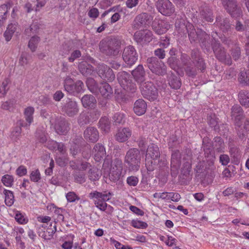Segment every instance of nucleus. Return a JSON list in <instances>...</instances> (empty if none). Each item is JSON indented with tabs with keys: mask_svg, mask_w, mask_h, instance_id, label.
<instances>
[{
	"mask_svg": "<svg viewBox=\"0 0 249 249\" xmlns=\"http://www.w3.org/2000/svg\"><path fill=\"white\" fill-rule=\"evenodd\" d=\"M111 196L112 194L107 191H94L89 194V197L93 199L96 207L102 211H105L107 208L112 209V207L106 203L111 198Z\"/></svg>",
	"mask_w": 249,
	"mask_h": 249,
	"instance_id": "1",
	"label": "nucleus"
},
{
	"mask_svg": "<svg viewBox=\"0 0 249 249\" xmlns=\"http://www.w3.org/2000/svg\"><path fill=\"white\" fill-rule=\"evenodd\" d=\"M141 155L139 150L136 148H131L126 153L125 162L127 163L129 170L137 171L140 168Z\"/></svg>",
	"mask_w": 249,
	"mask_h": 249,
	"instance_id": "2",
	"label": "nucleus"
},
{
	"mask_svg": "<svg viewBox=\"0 0 249 249\" xmlns=\"http://www.w3.org/2000/svg\"><path fill=\"white\" fill-rule=\"evenodd\" d=\"M160 155L157 145L152 144L148 146L145 156V165L148 171L153 170V165L157 163Z\"/></svg>",
	"mask_w": 249,
	"mask_h": 249,
	"instance_id": "3",
	"label": "nucleus"
},
{
	"mask_svg": "<svg viewBox=\"0 0 249 249\" xmlns=\"http://www.w3.org/2000/svg\"><path fill=\"white\" fill-rule=\"evenodd\" d=\"M208 141L209 139L208 138H205L203 140L204 151L205 153L207 154V150H210V160L211 162H213L215 159L213 150L215 149L218 152L222 151L224 148V143L220 137H215L212 144L210 140V147H207L208 145H206V142L208 143Z\"/></svg>",
	"mask_w": 249,
	"mask_h": 249,
	"instance_id": "4",
	"label": "nucleus"
},
{
	"mask_svg": "<svg viewBox=\"0 0 249 249\" xmlns=\"http://www.w3.org/2000/svg\"><path fill=\"white\" fill-rule=\"evenodd\" d=\"M120 42L117 40H111L107 43L101 42L100 45V51L107 55H116L120 52Z\"/></svg>",
	"mask_w": 249,
	"mask_h": 249,
	"instance_id": "5",
	"label": "nucleus"
},
{
	"mask_svg": "<svg viewBox=\"0 0 249 249\" xmlns=\"http://www.w3.org/2000/svg\"><path fill=\"white\" fill-rule=\"evenodd\" d=\"M148 68L153 73L158 75H163L166 72V66L164 63L155 57H149L147 59Z\"/></svg>",
	"mask_w": 249,
	"mask_h": 249,
	"instance_id": "6",
	"label": "nucleus"
},
{
	"mask_svg": "<svg viewBox=\"0 0 249 249\" xmlns=\"http://www.w3.org/2000/svg\"><path fill=\"white\" fill-rule=\"evenodd\" d=\"M143 96L150 101H154L158 96V89L151 82H146L140 86Z\"/></svg>",
	"mask_w": 249,
	"mask_h": 249,
	"instance_id": "7",
	"label": "nucleus"
},
{
	"mask_svg": "<svg viewBox=\"0 0 249 249\" xmlns=\"http://www.w3.org/2000/svg\"><path fill=\"white\" fill-rule=\"evenodd\" d=\"M65 89L70 94L75 95L84 91V84L81 81H77L74 83L72 79L67 77L64 83Z\"/></svg>",
	"mask_w": 249,
	"mask_h": 249,
	"instance_id": "8",
	"label": "nucleus"
},
{
	"mask_svg": "<svg viewBox=\"0 0 249 249\" xmlns=\"http://www.w3.org/2000/svg\"><path fill=\"white\" fill-rule=\"evenodd\" d=\"M50 122L51 125L55 130L56 132L59 134H65L69 130L68 124L63 119L52 117Z\"/></svg>",
	"mask_w": 249,
	"mask_h": 249,
	"instance_id": "9",
	"label": "nucleus"
},
{
	"mask_svg": "<svg viewBox=\"0 0 249 249\" xmlns=\"http://www.w3.org/2000/svg\"><path fill=\"white\" fill-rule=\"evenodd\" d=\"M123 170L122 162L119 160H115L111 165L109 173V178L110 181L116 182L121 177Z\"/></svg>",
	"mask_w": 249,
	"mask_h": 249,
	"instance_id": "10",
	"label": "nucleus"
},
{
	"mask_svg": "<svg viewBox=\"0 0 249 249\" xmlns=\"http://www.w3.org/2000/svg\"><path fill=\"white\" fill-rule=\"evenodd\" d=\"M119 83L125 90H129L132 92L135 91L136 87L135 84H132L129 80V75L125 71L119 72L117 75Z\"/></svg>",
	"mask_w": 249,
	"mask_h": 249,
	"instance_id": "11",
	"label": "nucleus"
},
{
	"mask_svg": "<svg viewBox=\"0 0 249 249\" xmlns=\"http://www.w3.org/2000/svg\"><path fill=\"white\" fill-rule=\"evenodd\" d=\"M123 58L127 65H133L138 59V54L135 48L131 46L125 47L123 52Z\"/></svg>",
	"mask_w": 249,
	"mask_h": 249,
	"instance_id": "12",
	"label": "nucleus"
},
{
	"mask_svg": "<svg viewBox=\"0 0 249 249\" xmlns=\"http://www.w3.org/2000/svg\"><path fill=\"white\" fill-rule=\"evenodd\" d=\"M156 6L158 11L165 16H170L175 12L174 7L169 0H158Z\"/></svg>",
	"mask_w": 249,
	"mask_h": 249,
	"instance_id": "13",
	"label": "nucleus"
},
{
	"mask_svg": "<svg viewBox=\"0 0 249 249\" xmlns=\"http://www.w3.org/2000/svg\"><path fill=\"white\" fill-rule=\"evenodd\" d=\"M153 38L152 33L148 30L139 31L134 34L135 40L138 43L141 45H144L149 43Z\"/></svg>",
	"mask_w": 249,
	"mask_h": 249,
	"instance_id": "14",
	"label": "nucleus"
},
{
	"mask_svg": "<svg viewBox=\"0 0 249 249\" xmlns=\"http://www.w3.org/2000/svg\"><path fill=\"white\" fill-rule=\"evenodd\" d=\"M97 72L101 78L108 82L112 81L115 77L112 70L104 64L99 65Z\"/></svg>",
	"mask_w": 249,
	"mask_h": 249,
	"instance_id": "15",
	"label": "nucleus"
},
{
	"mask_svg": "<svg viewBox=\"0 0 249 249\" xmlns=\"http://www.w3.org/2000/svg\"><path fill=\"white\" fill-rule=\"evenodd\" d=\"M153 197L156 199H161L166 201H173L178 202L181 198L180 195L174 192L155 193Z\"/></svg>",
	"mask_w": 249,
	"mask_h": 249,
	"instance_id": "16",
	"label": "nucleus"
},
{
	"mask_svg": "<svg viewBox=\"0 0 249 249\" xmlns=\"http://www.w3.org/2000/svg\"><path fill=\"white\" fill-rule=\"evenodd\" d=\"M170 28V25L164 20L156 18L152 23L153 30L159 35L165 33Z\"/></svg>",
	"mask_w": 249,
	"mask_h": 249,
	"instance_id": "17",
	"label": "nucleus"
},
{
	"mask_svg": "<svg viewBox=\"0 0 249 249\" xmlns=\"http://www.w3.org/2000/svg\"><path fill=\"white\" fill-rule=\"evenodd\" d=\"M223 5L227 11L233 17L240 15L241 10L236 7L235 0H223Z\"/></svg>",
	"mask_w": 249,
	"mask_h": 249,
	"instance_id": "18",
	"label": "nucleus"
},
{
	"mask_svg": "<svg viewBox=\"0 0 249 249\" xmlns=\"http://www.w3.org/2000/svg\"><path fill=\"white\" fill-rule=\"evenodd\" d=\"M132 75L135 80L140 86L144 83L145 79V71L142 65H138L134 70L132 71Z\"/></svg>",
	"mask_w": 249,
	"mask_h": 249,
	"instance_id": "19",
	"label": "nucleus"
},
{
	"mask_svg": "<svg viewBox=\"0 0 249 249\" xmlns=\"http://www.w3.org/2000/svg\"><path fill=\"white\" fill-rule=\"evenodd\" d=\"M63 111L70 117L76 115L78 111V107L76 101L69 100L63 107Z\"/></svg>",
	"mask_w": 249,
	"mask_h": 249,
	"instance_id": "20",
	"label": "nucleus"
},
{
	"mask_svg": "<svg viewBox=\"0 0 249 249\" xmlns=\"http://www.w3.org/2000/svg\"><path fill=\"white\" fill-rule=\"evenodd\" d=\"M131 135V130L128 127H124L118 129L115 135V139L120 142H124L127 141Z\"/></svg>",
	"mask_w": 249,
	"mask_h": 249,
	"instance_id": "21",
	"label": "nucleus"
},
{
	"mask_svg": "<svg viewBox=\"0 0 249 249\" xmlns=\"http://www.w3.org/2000/svg\"><path fill=\"white\" fill-rule=\"evenodd\" d=\"M92 154L94 160L96 161H100L104 159L106 154L104 146L100 143L96 144L93 148Z\"/></svg>",
	"mask_w": 249,
	"mask_h": 249,
	"instance_id": "22",
	"label": "nucleus"
},
{
	"mask_svg": "<svg viewBox=\"0 0 249 249\" xmlns=\"http://www.w3.org/2000/svg\"><path fill=\"white\" fill-rule=\"evenodd\" d=\"M85 138L92 142H96L99 139V133L97 129L94 127H88L84 131Z\"/></svg>",
	"mask_w": 249,
	"mask_h": 249,
	"instance_id": "23",
	"label": "nucleus"
},
{
	"mask_svg": "<svg viewBox=\"0 0 249 249\" xmlns=\"http://www.w3.org/2000/svg\"><path fill=\"white\" fill-rule=\"evenodd\" d=\"M147 104L142 99H138L134 103L133 110L138 116L143 115L146 112Z\"/></svg>",
	"mask_w": 249,
	"mask_h": 249,
	"instance_id": "24",
	"label": "nucleus"
},
{
	"mask_svg": "<svg viewBox=\"0 0 249 249\" xmlns=\"http://www.w3.org/2000/svg\"><path fill=\"white\" fill-rule=\"evenodd\" d=\"M152 18L146 13H142L138 16L135 18V21L138 26H145L150 23Z\"/></svg>",
	"mask_w": 249,
	"mask_h": 249,
	"instance_id": "25",
	"label": "nucleus"
},
{
	"mask_svg": "<svg viewBox=\"0 0 249 249\" xmlns=\"http://www.w3.org/2000/svg\"><path fill=\"white\" fill-rule=\"evenodd\" d=\"M35 112V109L32 107H28L25 108L24 114L26 123L22 126L23 127H29L31 124L33 122V114Z\"/></svg>",
	"mask_w": 249,
	"mask_h": 249,
	"instance_id": "26",
	"label": "nucleus"
},
{
	"mask_svg": "<svg viewBox=\"0 0 249 249\" xmlns=\"http://www.w3.org/2000/svg\"><path fill=\"white\" fill-rule=\"evenodd\" d=\"M79 69L81 73L86 76L91 75L94 72L93 67L86 62L80 63Z\"/></svg>",
	"mask_w": 249,
	"mask_h": 249,
	"instance_id": "27",
	"label": "nucleus"
},
{
	"mask_svg": "<svg viewBox=\"0 0 249 249\" xmlns=\"http://www.w3.org/2000/svg\"><path fill=\"white\" fill-rule=\"evenodd\" d=\"M231 116L234 119L236 125L239 126L238 122L243 117V112L241 107L238 105L234 106L231 109Z\"/></svg>",
	"mask_w": 249,
	"mask_h": 249,
	"instance_id": "28",
	"label": "nucleus"
},
{
	"mask_svg": "<svg viewBox=\"0 0 249 249\" xmlns=\"http://www.w3.org/2000/svg\"><path fill=\"white\" fill-rule=\"evenodd\" d=\"M81 102L84 107H90L95 105L96 100L93 95L87 94L81 98Z\"/></svg>",
	"mask_w": 249,
	"mask_h": 249,
	"instance_id": "29",
	"label": "nucleus"
},
{
	"mask_svg": "<svg viewBox=\"0 0 249 249\" xmlns=\"http://www.w3.org/2000/svg\"><path fill=\"white\" fill-rule=\"evenodd\" d=\"M99 90L101 95L105 98L108 97L112 93L111 87L106 82L100 84Z\"/></svg>",
	"mask_w": 249,
	"mask_h": 249,
	"instance_id": "30",
	"label": "nucleus"
},
{
	"mask_svg": "<svg viewBox=\"0 0 249 249\" xmlns=\"http://www.w3.org/2000/svg\"><path fill=\"white\" fill-rule=\"evenodd\" d=\"M56 231V226L54 224L53 228H48L46 231L39 232V235L45 240L51 239Z\"/></svg>",
	"mask_w": 249,
	"mask_h": 249,
	"instance_id": "31",
	"label": "nucleus"
},
{
	"mask_svg": "<svg viewBox=\"0 0 249 249\" xmlns=\"http://www.w3.org/2000/svg\"><path fill=\"white\" fill-rule=\"evenodd\" d=\"M110 125V122L107 117L101 118L99 122V128L105 133H107L109 131Z\"/></svg>",
	"mask_w": 249,
	"mask_h": 249,
	"instance_id": "32",
	"label": "nucleus"
},
{
	"mask_svg": "<svg viewBox=\"0 0 249 249\" xmlns=\"http://www.w3.org/2000/svg\"><path fill=\"white\" fill-rule=\"evenodd\" d=\"M3 194L5 196L4 201L5 204L8 207L12 206L15 201L13 192L11 191L4 189Z\"/></svg>",
	"mask_w": 249,
	"mask_h": 249,
	"instance_id": "33",
	"label": "nucleus"
},
{
	"mask_svg": "<svg viewBox=\"0 0 249 249\" xmlns=\"http://www.w3.org/2000/svg\"><path fill=\"white\" fill-rule=\"evenodd\" d=\"M200 15L202 18L208 22L213 21V17L212 10L209 7H206L200 12Z\"/></svg>",
	"mask_w": 249,
	"mask_h": 249,
	"instance_id": "34",
	"label": "nucleus"
},
{
	"mask_svg": "<svg viewBox=\"0 0 249 249\" xmlns=\"http://www.w3.org/2000/svg\"><path fill=\"white\" fill-rule=\"evenodd\" d=\"M240 104L246 107H249V91H241L238 94Z\"/></svg>",
	"mask_w": 249,
	"mask_h": 249,
	"instance_id": "35",
	"label": "nucleus"
},
{
	"mask_svg": "<svg viewBox=\"0 0 249 249\" xmlns=\"http://www.w3.org/2000/svg\"><path fill=\"white\" fill-rule=\"evenodd\" d=\"M17 25L14 24H10L8 25L6 31L4 33V36L7 41H9L12 38V37L16 31Z\"/></svg>",
	"mask_w": 249,
	"mask_h": 249,
	"instance_id": "36",
	"label": "nucleus"
},
{
	"mask_svg": "<svg viewBox=\"0 0 249 249\" xmlns=\"http://www.w3.org/2000/svg\"><path fill=\"white\" fill-rule=\"evenodd\" d=\"M180 154L178 151H174L172 154L171 164V167L178 168L180 164Z\"/></svg>",
	"mask_w": 249,
	"mask_h": 249,
	"instance_id": "37",
	"label": "nucleus"
},
{
	"mask_svg": "<svg viewBox=\"0 0 249 249\" xmlns=\"http://www.w3.org/2000/svg\"><path fill=\"white\" fill-rule=\"evenodd\" d=\"M15 218L17 222L22 225L27 224L29 221L28 218L26 214L18 211L15 212Z\"/></svg>",
	"mask_w": 249,
	"mask_h": 249,
	"instance_id": "38",
	"label": "nucleus"
},
{
	"mask_svg": "<svg viewBox=\"0 0 249 249\" xmlns=\"http://www.w3.org/2000/svg\"><path fill=\"white\" fill-rule=\"evenodd\" d=\"M102 175L101 171L97 168L93 167L90 169L89 177L91 180H98Z\"/></svg>",
	"mask_w": 249,
	"mask_h": 249,
	"instance_id": "39",
	"label": "nucleus"
},
{
	"mask_svg": "<svg viewBox=\"0 0 249 249\" xmlns=\"http://www.w3.org/2000/svg\"><path fill=\"white\" fill-rule=\"evenodd\" d=\"M169 84L174 89H178L181 86V82L179 79L174 75H171L169 78Z\"/></svg>",
	"mask_w": 249,
	"mask_h": 249,
	"instance_id": "40",
	"label": "nucleus"
},
{
	"mask_svg": "<svg viewBox=\"0 0 249 249\" xmlns=\"http://www.w3.org/2000/svg\"><path fill=\"white\" fill-rule=\"evenodd\" d=\"M1 181L5 186L11 187L13 185L14 178L11 175L6 174L1 177Z\"/></svg>",
	"mask_w": 249,
	"mask_h": 249,
	"instance_id": "41",
	"label": "nucleus"
},
{
	"mask_svg": "<svg viewBox=\"0 0 249 249\" xmlns=\"http://www.w3.org/2000/svg\"><path fill=\"white\" fill-rule=\"evenodd\" d=\"M40 40V37L36 36H32L29 40L28 46L32 52H34L36 50Z\"/></svg>",
	"mask_w": 249,
	"mask_h": 249,
	"instance_id": "42",
	"label": "nucleus"
},
{
	"mask_svg": "<svg viewBox=\"0 0 249 249\" xmlns=\"http://www.w3.org/2000/svg\"><path fill=\"white\" fill-rule=\"evenodd\" d=\"M10 81L8 78H5L1 83L0 86V97H4L7 94L9 88L8 87Z\"/></svg>",
	"mask_w": 249,
	"mask_h": 249,
	"instance_id": "43",
	"label": "nucleus"
},
{
	"mask_svg": "<svg viewBox=\"0 0 249 249\" xmlns=\"http://www.w3.org/2000/svg\"><path fill=\"white\" fill-rule=\"evenodd\" d=\"M9 9V4H3L0 6V22H3L6 19Z\"/></svg>",
	"mask_w": 249,
	"mask_h": 249,
	"instance_id": "44",
	"label": "nucleus"
},
{
	"mask_svg": "<svg viewBox=\"0 0 249 249\" xmlns=\"http://www.w3.org/2000/svg\"><path fill=\"white\" fill-rule=\"evenodd\" d=\"M213 48L214 53L219 59H222L225 58V52L222 49L219 43L213 46Z\"/></svg>",
	"mask_w": 249,
	"mask_h": 249,
	"instance_id": "45",
	"label": "nucleus"
},
{
	"mask_svg": "<svg viewBox=\"0 0 249 249\" xmlns=\"http://www.w3.org/2000/svg\"><path fill=\"white\" fill-rule=\"evenodd\" d=\"M30 57L28 53L26 52L22 53L19 59V64L22 66L27 65L29 63Z\"/></svg>",
	"mask_w": 249,
	"mask_h": 249,
	"instance_id": "46",
	"label": "nucleus"
},
{
	"mask_svg": "<svg viewBox=\"0 0 249 249\" xmlns=\"http://www.w3.org/2000/svg\"><path fill=\"white\" fill-rule=\"evenodd\" d=\"M30 178L31 181L37 182L41 178V175L38 169L32 171L30 175Z\"/></svg>",
	"mask_w": 249,
	"mask_h": 249,
	"instance_id": "47",
	"label": "nucleus"
},
{
	"mask_svg": "<svg viewBox=\"0 0 249 249\" xmlns=\"http://www.w3.org/2000/svg\"><path fill=\"white\" fill-rule=\"evenodd\" d=\"M87 86L89 89L92 92H96L97 91V84L95 82V81L91 78H89L87 80Z\"/></svg>",
	"mask_w": 249,
	"mask_h": 249,
	"instance_id": "48",
	"label": "nucleus"
},
{
	"mask_svg": "<svg viewBox=\"0 0 249 249\" xmlns=\"http://www.w3.org/2000/svg\"><path fill=\"white\" fill-rule=\"evenodd\" d=\"M54 146H56V151H58L60 154L64 156L66 152V148L64 144L62 142H52Z\"/></svg>",
	"mask_w": 249,
	"mask_h": 249,
	"instance_id": "49",
	"label": "nucleus"
},
{
	"mask_svg": "<svg viewBox=\"0 0 249 249\" xmlns=\"http://www.w3.org/2000/svg\"><path fill=\"white\" fill-rule=\"evenodd\" d=\"M113 120L116 124L124 123L125 121V115L120 112L116 113L114 115Z\"/></svg>",
	"mask_w": 249,
	"mask_h": 249,
	"instance_id": "50",
	"label": "nucleus"
},
{
	"mask_svg": "<svg viewBox=\"0 0 249 249\" xmlns=\"http://www.w3.org/2000/svg\"><path fill=\"white\" fill-rule=\"evenodd\" d=\"M238 79L240 83L249 85V74L246 71H242L240 73Z\"/></svg>",
	"mask_w": 249,
	"mask_h": 249,
	"instance_id": "51",
	"label": "nucleus"
},
{
	"mask_svg": "<svg viewBox=\"0 0 249 249\" xmlns=\"http://www.w3.org/2000/svg\"><path fill=\"white\" fill-rule=\"evenodd\" d=\"M131 225L137 229H145L147 227V224L145 222L138 220H133Z\"/></svg>",
	"mask_w": 249,
	"mask_h": 249,
	"instance_id": "52",
	"label": "nucleus"
},
{
	"mask_svg": "<svg viewBox=\"0 0 249 249\" xmlns=\"http://www.w3.org/2000/svg\"><path fill=\"white\" fill-rule=\"evenodd\" d=\"M67 200L68 202H73L80 199L79 197L73 192H69L66 195Z\"/></svg>",
	"mask_w": 249,
	"mask_h": 249,
	"instance_id": "53",
	"label": "nucleus"
},
{
	"mask_svg": "<svg viewBox=\"0 0 249 249\" xmlns=\"http://www.w3.org/2000/svg\"><path fill=\"white\" fill-rule=\"evenodd\" d=\"M168 62L170 67L178 72V70L180 66H178L176 58L174 57H171L168 59Z\"/></svg>",
	"mask_w": 249,
	"mask_h": 249,
	"instance_id": "54",
	"label": "nucleus"
},
{
	"mask_svg": "<svg viewBox=\"0 0 249 249\" xmlns=\"http://www.w3.org/2000/svg\"><path fill=\"white\" fill-rule=\"evenodd\" d=\"M39 29V24L37 22H34L31 25L29 29L26 30V32L28 34L29 30L31 32V33L33 34H36L38 33Z\"/></svg>",
	"mask_w": 249,
	"mask_h": 249,
	"instance_id": "55",
	"label": "nucleus"
},
{
	"mask_svg": "<svg viewBox=\"0 0 249 249\" xmlns=\"http://www.w3.org/2000/svg\"><path fill=\"white\" fill-rule=\"evenodd\" d=\"M126 181L129 186H136L139 182V179L135 176H130L127 178Z\"/></svg>",
	"mask_w": 249,
	"mask_h": 249,
	"instance_id": "56",
	"label": "nucleus"
},
{
	"mask_svg": "<svg viewBox=\"0 0 249 249\" xmlns=\"http://www.w3.org/2000/svg\"><path fill=\"white\" fill-rule=\"evenodd\" d=\"M73 163H74L73 162H70L71 166V167H72L73 168L78 169L79 170H86L89 167V163H88V162H82L80 163V164H77L75 166L73 164Z\"/></svg>",
	"mask_w": 249,
	"mask_h": 249,
	"instance_id": "57",
	"label": "nucleus"
},
{
	"mask_svg": "<svg viewBox=\"0 0 249 249\" xmlns=\"http://www.w3.org/2000/svg\"><path fill=\"white\" fill-rule=\"evenodd\" d=\"M55 160L56 163L60 166H65L68 161V158L65 156L63 158L56 156Z\"/></svg>",
	"mask_w": 249,
	"mask_h": 249,
	"instance_id": "58",
	"label": "nucleus"
},
{
	"mask_svg": "<svg viewBox=\"0 0 249 249\" xmlns=\"http://www.w3.org/2000/svg\"><path fill=\"white\" fill-rule=\"evenodd\" d=\"M19 126H17L15 127L13 131L12 132V135L13 138H16L18 137L21 132V127H23L22 125H24L22 124H20Z\"/></svg>",
	"mask_w": 249,
	"mask_h": 249,
	"instance_id": "59",
	"label": "nucleus"
},
{
	"mask_svg": "<svg viewBox=\"0 0 249 249\" xmlns=\"http://www.w3.org/2000/svg\"><path fill=\"white\" fill-rule=\"evenodd\" d=\"M177 240L172 236H167V239L165 241L166 245L169 247H172L176 245Z\"/></svg>",
	"mask_w": 249,
	"mask_h": 249,
	"instance_id": "60",
	"label": "nucleus"
},
{
	"mask_svg": "<svg viewBox=\"0 0 249 249\" xmlns=\"http://www.w3.org/2000/svg\"><path fill=\"white\" fill-rule=\"evenodd\" d=\"M188 35L191 41H195L199 38V35L193 29L191 31H188Z\"/></svg>",
	"mask_w": 249,
	"mask_h": 249,
	"instance_id": "61",
	"label": "nucleus"
},
{
	"mask_svg": "<svg viewBox=\"0 0 249 249\" xmlns=\"http://www.w3.org/2000/svg\"><path fill=\"white\" fill-rule=\"evenodd\" d=\"M27 173L26 168L23 165H21L16 170V174L20 177L25 175Z\"/></svg>",
	"mask_w": 249,
	"mask_h": 249,
	"instance_id": "62",
	"label": "nucleus"
},
{
	"mask_svg": "<svg viewBox=\"0 0 249 249\" xmlns=\"http://www.w3.org/2000/svg\"><path fill=\"white\" fill-rule=\"evenodd\" d=\"M81 55V53L80 51L75 50L73 51L70 57H69V60L71 62H72L74 60L77 58H79Z\"/></svg>",
	"mask_w": 249,
	"mask_h": 249,
	"instance_id": "63",
	"label": "nucleus"
},
{
	"mask_svg": "<svg viewBox=\"0 0 249 249\" xmlns=\"http://www.w3.org/2000/svg\"><path fill=\"white\" fill-rule=\"evenodd\" d=\"M220 28L223 32L227 31L230 27V24L228 19H224L222 23H220Z\"/></svg>",
	"mask_w": 249,
	"mask_h": 249,
	"instance_id": "64",
	"label": "nucleus"
}]
</instances>
